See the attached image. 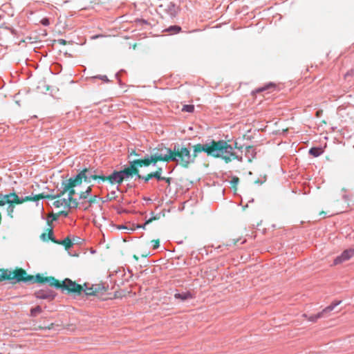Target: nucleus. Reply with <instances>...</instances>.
I'll use <instances>...</instances> for the list:
<instances>
[{"label":"nucleus","mask_w":354,"mask_h":354,"mask_svg":"<svg viewBox=\"0 0 354 354\" xmlns=\"http://www.w3.org/2000/svg\"><path fill=\"white\" fill-rule=\"evenodd\" d=\"M42 312V309L39 306L31 308L30 315L31 317H36L38 314Z\"/></svg>","instance_id":"nucleus-19"},{"label":"nucleus","mask_w":354,"mask_h":354,"mask_svg":"<svg viewBox=\"0 0 354 354\" xmlns=\"http://www.w3.org/2000/svg\"><path fill=\"white\" fill-rule=\"evenodd\" d=\"M104 179L103 175H96L91 169L85 168L79 172L74 178L73 181L76 184H82V181L85 183H90L91 180H101Z\"/></svg>","instance_id":"nucleus-8"},{"label":"nucleus","mask_w":354,"mask_h":354,"mask_svg":"<svg viewBox=\"0 0 354 354\" xmlns=\"http://www.w3.org/2000/svg\"><path fill=\"white\" fill-rule=\"evenodd\" d=\"M2 196H3V194H0V206H3V203L2 201Z\"/></svg>","instance_id":"nucleus-45"},{"label":"nucleus","mask_w":354,"mask_h":354,"mask_svg":"<svg viewBox=\"0 0 354 354\" xmlns=\"http://www.w3.org/2000/svg\"><path fill=\"white\" fill-rule=\"evenodd\" d=\"M153 178H156L158 180H162L164 179V177L158 173H152Z\"/></svg>","instance_id":"nucleus-29"},{"label":"nucleus","mask_w":354,"mask_h":354,"mask_svg":"<svg viewBox=\"0 0 354 354\" xmlns=\"http://www.w3.org/2000/svg\"><path fill=\"white\" fill-rule=\"evenodd\" d=\"M152 178H153L152 172L147 174L146 176H142L139 173L138 177V178L143 180L145 183H147Z\"/></svg>","instance_id":"nucleus-20"},{"label":"nucleus","mask_w":354,"mask_h":354,"mask_svg":"<svg viewBox=\"0 0 354 354\" xmlns=\"http://www.w3.org/2000/svg\"><path fill=\"white\" fill-rule=\"evenodd\" d=\"M59 215H58V213H52L49 215V217H52V220L51 221H47V223L48 225H50V223L53 221H56L57 220V218H59Z\"/></svg>","instance_id":"nucleus-23"},{"label":"nucleus","mask_w":354,"mask_h":354,"mask_svg":"<svg viewBox=\"0 0 354 354\" xmlns=\"http://www.w3.org/2000/svg\"><path fill=\"white\" fill-rule=\"evenodd\" d=\"M120 171H114L109 176H104V179H101L102 181H109L111 185L118 184L120 185L124 181V178L120 174Z\"/></svg>","instance_id":"nucleus-13"},{"label":"nucleus","mask_w":354,"mask_h":354,"mask_svg":"<svg viewBox=\"0 0 354 354\" xmlns=\"http://www.w3.org/2000/svg\"><path fill=\"white\" fill-rule=\"evenodd\" d=\"M308 317H309V316H308L306 314H303V315H302V317H304V318H305V319H308Z\"/></svg>","instance_id":"nucleus-47"},{"label":"nucleus","mask_w":354,"mask_h":354,"mask_svg":"<svg viewBox=\"0 0 354 354\" xmlns=\"http://www.w3.org/2000/svg\"><path fill=\"white\" fill-rule=\"evenodd\" d=\"M354 254V250L353 249H348L344 250L341 255L338 256L335 258L334 260V264H339L342 263L346 261H348L350 259Z\"/></svg>","instance_id":"nucleus-14"},{"label":"nucleus","mask_w":354,"mask_h":354,"mask_svg":"<svg viewBox=\"0 0 354 354\" xmlns=\"http://www.w3.org/2000/svg\"><path fill=\"white\" fill-rule=\"evenodd\" d=\"M152 243H153V249H157L160 245V241L158 239L153 240Z\"/></svg>","instance_id":"nucleus-31"},{"label":"nucleus","mask_w":354,"mask_h":354,"mask_svg":"<svg viewBox=\"0 0 354 354\" xmlns=\"http://www.w3.org/2000/svg\"><path fill=\"white\" fill-rule=\"evenodd\" d=\"M265 89H266L265 88H259L257 90V92H261V91H264Z\"/></svg>","instance_id":"nucleus-48"},{"label":"nucleus","mask_w":354,"mask_h":354,"mask_svg":"<svg viewBox=\"0 0 354 354\" xmlns=\"http://www.w3.org/2000/svg\"><path fill=\"white\" fill-rule=\"evenodd\" d=\"M33 279V275L28 274L27 272L21 268H16L14 270L1 268L0 269V281L15 280V283L29 282Z\"/></svg>","instance_id":"nucleus-6"},{"label":"nucleus","mask_w":354,"mask_h":354,"mask_svg":"<svg viewBox=\"0 0 354 354\" xmlns=\"http://www.w3.org/2000/svg\"><path fill=\"white\" fill-rule=\"evenodd\" d=\"M151 164H156L153 154L147 156L142 159H136L129 162V165L124 169L120 170V174L124 180L133 178L134 176L138 177V167H148Z\"/></svg>","instance_id":"nucleus-5"},{"label":"nucleus","mask_w":354,"mask_h":354,"mask_svg":"<svg viewBox=\"0 0 354 354\" xmlns=\"http://www.w3.org/2000/svg\"><path fill=\"white\" fill-rule=\"evenodd\" d=\"M79 185L80 184H76V183L73 181V178H71L67 182H64L62 183L63 189L61 191V194L64 195V194L68 193V198H66L67 203L74 208H77L79 205V203L77 199L73 198V196L75 194L74 187Z\"/></svg>","instance_id":"nucleus-7"},{"label":"nucleus","mask_w":354,"mask_h":354,"mask_svg":"<svg viewBox=\"0 0 354 354\" xmlns=\"http://www.w3.org/2000/svg\"><path fill=\"white\" fill-rule=\"evenodd\" d=\"M56 243L64 245L66 250L71 248L73 245V243L68 236L65 238L63 241H57Z\"/></svg>","instance_id":"nucleus-16"},{"label":"nucleus","mask_w":354,"mask_h":354,"mask_svg":"<svg viewBox=\"0 0 354 354\" xmlns=\"http://www.w3.org/2000/svg\"><path fill=\"white\" fill-rule=\"evenodd\" d=\"M323 152L321 148L313 147L309 150V153L314 157H317Z\"/></svg>","instance_id":"nucleus-18"},{"label":"nucleus","mask_w":354,"mask_h":354,"mask_svg":"<svg viewBox=\"0 0 354 354\" xmlns=\"http://www.w3.org/2000/svg\"><path fill=\"white\" fill-rule=\"evenodd\" d=\"M353 76H354V69H351L344 75V79L347 80Z\"/></svg>","instance_id":"nucleus-27"},{"label":"nucleus","mask_w":354,"mask_h":354,"mask_svg":"<svg viewBox=\"0 0 354 354\" xmlns=\"http://www.w3.org/2000/svg\"><path fill=\"white\" fill-rule=\"evenodd\" d=\"M160 11L165 12L171 17H175L178 11V6L169 0H164L159 6Z\"/></svg>","instance_id":"nucleus-10"},{"label":"nucleus","mask_w":354,"mask_h":354,"mask_svg":"<svg viewBox=\"0 0 354 354\" xmlns=\"http://www.w3.org/2000/svg\"><path fill=\"white\" fill-rule=\"evenodd\" d=\"M341 301H336L332 303L328 306L324 308L321 312L317 314L310 315L308 317V320L310 322H317V321L322 317H326L328 314H329L337 305L340 304Z\"/></svg>","instance_id":"nucleus-9"},{"label":"nucleus","mask_w":354,"mask_h":354,"mask_svg":"<svg viewBox=\"0 0 354 354\" xmlns=\"http://www.w3.org/2000/svg\"><path fill=\"white\" fill-rule=\"evenodd\" d=\"M239 240H240L239 238L232 239L228 243H227L226 245L227 246L228 245H235L239 241Z\"/></svg>","instance_id":"nucleus-28"},{"label":"nucleus","mask_w":354,"mask_h":354,"mask_svg":"<svg viewBox=\"0 0 354 354\" xmlns=\"http://www.w3.org/2000/svg\"><path fill=\"white\" fill-rule=\"evenodd\" d=\"M85 191L90 195L92 191V186H88Z\"/></svg>","instance_id":"nucleus-42"},{"label":"nucleus","mask_w":354,"mask_h":354,"mask_svg":"<svg viewBox=\"0 0 354 354\" xmlns=\"http://www.w3.org/2000/svg\"><path fill=\"white\" fill-rule=\"evenodd\" d=\"M182 111L184 112L192 113L194 111V106L192 104L184 105L182 108Z\"/></svg>","instance_id":"nucleus-21"},{"label":"nucleus","mask_w":354,"mask_h":354,"mask_svg":"<svg viewBox=\"0 0 354 354\" xmlns=\"http://www.w3.org/2000/svg\"><path fill=\"white\" fill-rule=\"evenodd\" d=\"M151 164H156L153 154L147 156L142 159H136L129 162V165L124 169L120 170V174L124 180L133 178L134 176L138 177V167H148Z\"/></svg>","instance_id":"nucleus-4"},{"label":"nucleus","mask_w":354,"mask_h":354,"mask_svg":"<svg viewBox=\"0 0 354 354\" xmlns=\"http://www.w3.org/2000/svg\"><path fill=\"white\" fill-rule=\"evenodd\" d=\"M48 240H50L52 242L56 243L57 241L53 238V228L48 229Z\"/></svg>","instance_id":"nucleus-22"},{"label":"nucleus","mask_w":354,"mask_h":354,"mask_svg":"<svg viewBox=\"0 0 354 354\" xmlns=\"http://www.w3.org/2000/svg\"><path fill=\"white\" fill-rule=\"evenodd\" d=\"M31 282L38 283H48L50 286L60 288L62 290H66L68 293H75L80 295L84 290V286L77 284L69 279H66L62 281H59L54 277H44L41 274L33 276Z\"/></svg>","instance_id":"nucleus-2"},{"label":"nucleus","mask_w":354,"mask_h":354,"mask_svg":"<svg viewBox=\"0 0 354 354\" xmlns=\"http://www.w3.org/2000/svg\"><path fill=\"white\" fill-rule=\"evenodd\" d=\"M152 173H158L159 174H162V169L161 167H158L155 171H153Z\"/></svg>","instance_id":"nucleus-39"},{"label":"nucleus","mask_w":354,"mask_h":354,"mask_svg":"<svg viewBox=\"0 0 354 354\" xmlns=\"http://www.w3.org/2000/svg\"><path fill=\"white\" fill-rule=\"evenodd\" d=\"M98 201H99V198L97 196L94 195V196H90L88 200V206L84 207V210H86L87 209H88L93 204L97 203Z\"/></svg>","instance_id":"nucleus-17"},{"label":"nucleus","mask_w":354,"mask_h":354,"mask_svg":"<svg viewBox=\"0 0 354 354\" xmlns=\"http://www.w3.org/2000/svg\"><path fill=\"white\" fill-rule=\"evenodd\" d=\"M37 297H39V298H46V296L40 295V293H39V292H37Z\"/></svg>","instance_id":"nucleus-46"},{"label":"nucleus","mask_w":354,"mask_h":354,"mask_svg":"<svg viewBox=\"0 0 354 354\" xmlns=\"http://www.w3.org/2000/svg\"><path fill=\"white\" fill-rule=\"evenodd\" d=\"M323 113V111L322 110H318L317 112H316V117L319 118L321 116V115Z\"/></svg>","instance_id":"nucleus-40"},{"label":"nucleus","mask_w":354,"mask_h":354,"mask_svg":"<svg viewBox=\"0 0 354 354\" xmlns=\"http://www.w3.org/2000/svg\"><path fill=\"white\" fill-rule=\"evenodd\" d=\"M232 152H233V153L236 156V153H234V152L233 151V150H234V147H232ZM234 148H236V149H241V147H239V146H238V145H237V142H235V143H234ZM237 156H238L239 158H241V160H239L240 162H241V161H242V157H241V156H238V155H237Z\"/></svg>","instance_id":"nucleus-33"},{"label":"nucleus","mask_w":354,"mask_h":354,"mask_svg":"<svg viewBox=\"0 0 354 354\" xmlns=\"http://www.w3.org/2000/svg\"><path fill=\"white\" fill-rule=\"evenodd\" d=\"M107 198L110 201L113 199V198H115V192H112L111 194V196H109V195H107Z\"/></svg>","instance_id":"nucleus-41"},{"label":"nucleus","mask_w":354,"mask_h":354,"mask_svg":"<svg viewBox=\"0 0 354 354\" xmlns=\"http://www.w3.org/2000/svg\"><path fill=\"white\" fill-rule=\"evenodd\" d=\"M41 23L44 26H48L50 24L49 19L48 18H44L41 20Z\"/></svg>","instance_id":"nucleus-32"},{"label":"nucleus","mask_w":354,"mask_h":354,"mask_svg":"<svg viewBox=\"0 0 354 354\" xmlns=\"http://www.w3.org/2000/svg\"><path fill=\"white\" fill-rule=\"evenodd\" d=\"M84 286V292L88 296L97 295V294L102 293L108 290V287H106L102 283L93 284L91 287H88L87 284L85 283Z\"/></svg>","instance_id":"nucleus-11"},{"label":"nucleus","mask_w":354,"mask_h":354,"mask_svg":"<svg viewBox=\"0 0 354 354\" xmlns=\"http://www.w3.org/2000/svg\"><path fill=\"white\" fill-rule=\"evenodd\" d=\"M193 149L194 153L191 154L190 150L185 147L175 146L174 150L165 147L161 149L160 153H156L153 156L156 163L159 161H175L184 168H187L194 163L198 153L201 152H205L207 156L214 158H221L225 163L234 160H241L232 151V145L223 140H212L210 143L205 145L197 144L194 145Z\"/></svg>","instance_id":"nucleus-1"},{"label":"nucleus","mask_w":354,"mask_h":354,"mask_svg":"<svg viewBox=\"0 0 354 354\" xmlns=\"http://www.w3.org/2000/svg\"><path fill=\"white\" fill-rule=\"evenodd\" d=\"M79 205H81L83 208L84 209V207L85 206H88V201H81L80 203H79Z\"/></svg>","instance_id":"nucleus-36"},{"label":"nucleus","mask_w":354,"mask_h":354,"mask_svg":"<svg viewBox=\"0 0 354 354\" xmlns=\"http://www.w3.org/2000/svg\"><path fill=\"white\" fill-rule=\"evenodd\" d=\"M158 218H157L156 216H153V217H152V218H151L148 219V220L145 223V224H144L142 226L139 225V226H138V227H142V228H144V229H145V226H146L147 224H149V223H151L153 221L157 220Z\"/></svg>","instance_id":"nucleus-26"},{"label":"nucleus","mask_w":354,"mask_h":354,"mask_svg":"<svg viewBox=\"0 0 354 354\" xmlns=\"http://www.w3.org/2000/svg\"><path fill=\"white\" fill-rule=\"evenodd\" d=\"M246 150H247L248 151H254L253 147H252V146H248V147H246Z\"/></svg>","instance_id":"nucleus-44"},{"label":"nucleus","mask_w":354,"mask_h":354,"mask_svg":"<svg viewBox=\"0 0 354 354\" xmlns=\"http://www.w3.org/2000/svg\"><path fill=\"white\" fill-rule=\"evenodd\" d=\"M133 259H136V261H138V257L136 254H134V255L133 256Z\"/></svg>","instance_id":"nucleus-49"},{"label":"nucleus","mask_w":354,"mask_h":354,"mask_svg":"<svg viewBox=\"0 0 354 354\" xmlns=\"http://www.w3.org/2000/svg\"><path fill=\"white\" fill-rule=\"evenodd\" d=\"M130 156H138V154L136 153V151L135 150H131L130 152Z\"/></svg>","instance_id":"nucleus-43"},{"label":"nucleus","mask_w":354,"mask_h":354,"mask_svg":"<svg viewBox=\"0 0 354 354\" xmlns=\"http://www.w3.org/2000/svg\"><path fill=\"white\" fill-rule=\"evenodd\" d=\"M46 235V234H41V236L44 238V239H45Z\"/></svg>","instance_id":"nucleus-51"},{"label":"nucleus","mask_w":354,"mask_h":354,"mask_svg":"<svg viewBox=\"0 0 354 354\" xmlns=\"http://www.w3.org/2000/svg\"><path fill=\"white\" fill-rule=\"evenodd\" d=\"M53 325H54L53 324H51L50 325H49V326H47V327H42V326H39V329H49V330H50V329L53 328Z\"/></svg>","instance_id":"nucleus-38"},{"label":"nucleus","mask_w":354,"mask_h":354,"mask_svg":"<svg viewBox=\"0 0 354 354\" xmlns=\"http://www.w3.org/2000/svg\"><path fill=\"white\" fill-rule=\"evenodd\" d=\"M326 214V212L324 211L320 212L319 215H324Z\"/></svg>","instance_id":"nucleus-50"},{"label":"nucleus","mask_w":354,"mask_h":354,"mask_svg":"<svg viewBox=\"0 0 354 354\" xmlns=\"http://www.w3.org/2000/svg\"><path fill=\"white\" fill-rule=\"evenodd\" d=\"M57 42H58V44H59L61 45H66L67 43V41L63 39H58Z\"/></svg>","instance_id":"nucleus-37"},{"label":"nucleus","mask_w":354,"mask_h":354,"mask_svg":"<svg viewBox=\"0 0 354 354\" xmlns=\"http://www.w3.org/2000/svg\"><path fill=\"white\" fill-rule=\"evenodd\" d=\"M44 196H52L53 197V198H47L48 199H51V200L57 199L56 201H55L53 202V205L55 207L59 208L61 207H64L73 208L67 203L66 198H62V196L64 195H62L61 192L59 194L56 195V196H55V195H50V194H44Z\"/></svg>","instance_id":"nucleus-12"},{"label":"nucleus","mask_w":354,"mask_h":354,"mask_svg":"<svg viewBox=\"0 0 354 354\" xmlns=\"http://www.w3.org/2000/svg\"><path fill=\"white\" fill-rule=\"evenodd\" d=\"M239 179L238 177H234L231 181V183L234 187L238 184Z\"/></svg>","instance_id":"nucleus-30"},{"label":"nucleus","mask_w":354,"mask_h":354,"mask_svg":"<svg viewBox=\"0 0 354 354\" xmlns=\"http://www.w3.org/2000/svg\"><path fill=\"white\" fill-rule=\"evenodd\" d=\"M167 30V31L174 30L176 33H177L181 30V28L178 26H172L169 27Z\"/></svg>","instance_id":"nucleus-25"},{"label":"nucleus","mask_w":354,"mask_h":354,"mask_svg":"<svg viewBox=\"0 0 354 354\" xmlns=\"http://www.w3.org/2000/svg\"><path fill=\"white\" fill-rule=\"evenodd\" d=\"M89 194L86 192H82L80 193V200H85L86 198H89Z\"/></svg>","instance_id":"nucleus-24"},{"label":"nucleus","mask_w":354,"mask_h":354,"mask_svg":"<svg viewBox=\"0 0 354 354\" xmlns=\"http://www.w3.org/2000/svg\"><path fill=\"white\" fill-rule=\"evenodd\" d=\"M174 297L177 299L185 301L187 299H192L193 295L189 292H185L183 293H176L174 295Z\"/></svg>","instance_id":"nucleus-15"},{"label":"nucleus","mask_w":354,"mask_h":354,"mask_svg":"<svg viewBox=\"0 0 354 354\" xmlns=\"http://www.w3.org/2000/svg\"><path fill=\"white\" fill-rule=\"evenodd\" d=\"M59 216L63 215L66 217L68 215V212L66 211H59L57 212Z\"/></svg>","instance_id":"nucleus-34"},{"label":"nucleus","mask_w":354,"mask_h":354,"mask_svg":"<svg viewBox=\"0 0 354 354\" xmlns=\"http://www.w3.org/2000/svg\"><path fill=\"white\" fill-rule=\"evenodd\" d=\"M44 198L53 197L49 196H44V193H41L34 195L33 196H26L25 198H20L15 192H12L2 196V201L3 203V206L6 204L8 205L7 208L8 215L12 218V214L14 212L15 206L16 205L22 204L28 201H37L40 199H44Z\"/></svg>","instance_id":"nucleus-3"},{"label":"nucleus","mask_w":354,"mask_h":354,"mask_svg":"<svg viewBox=\"0 0 354 354\" xmlns=\"http://www.w3.org/2000/svg\"><path fill=\"white\" fill-rule=\"evenodd\" d=\"M245 240H243V241L241 242V243H245Z\"/></svg>","instance_id":"nucleus-52"},{"label":"nucleus","mask_w":354,"mask_h":354,"mask_svg":"<svg viewBox=\"0 0 354 354\" xmlns=\"http://www.w3.org/2000/svg\"><path fill=\"white\" fill-rule=\"evenodd\" d=\"M162 180H165L169 185L171 184V178L169 177H164V179Z\"/></svg>","instance_id":"nucleus-35"}]
</instances>
